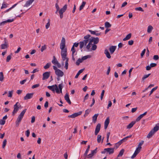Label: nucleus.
Listing matches in <instances>:
<instances>
[{
    "instance_id": "obj_1",
    "label": "nucleus",
    "mask_w": 159,
    "mask_h": 159,
    "mask_svg": "<svg viewBox=\"0 0 159 159\" xmlns=\"http://www.w3.org/2000/svg\"><path fill=\"white\" fill-rule=\"evenodd\" d=\"M91 37V35L88 34L84 37V40L83 41L80 42L79 43L80 47V49H82L84 45L86 46L88 43L89 40V38Z\"/></svg>"
},
{
    "instance_id": "obj_2",
    "label": "nucleus",
    "mask_w": 159,
    "mask_h": 159,
    "mask_svg": "<svg viewBox=\"0 0 159 159\" xmlns=\"http://www.w3.org/2000/svg\"><path fill=\"white\" fill-rule=\"evenodd\" d=\"M27 109H24L20 114L18 116L16 120V127H18L20 123L21 122L24 116L26 111Z\"/></svg>"
},
{
    "instance_id": "obj_3",
    "label": "nucleus",
    "mask_w": 159,
    "mask_h": 159,
    "mask_svg": "<svg viewBox=\"0 0 159 159\" xmlns=\"http://www.w3.org/2000/svg\"><path fill=\"white\" fill-rule=\"evenodd\" d=\"M159 129V123L156 125L153 129H152L147 135V137L150 138L155 134V133Z\"/></svg>"
},
{
    "instance_id": "obj_4",
    "label": "nucleus",
    "mask_w": 159,
    "mask_h": 159,
    "mask_svg": "<svg viewBox=\"0 0 159 159\" xmlns=\"http://www.w3.org/2000/svg\"><path fill=\"white\" fill-rule=\"evenodd\" d=\"M20 1L18 3L13 5L10 8H9L7 9V10L5 11V12H7L8 11H11L10 12V13L11 15H15V13L16 11V9H14L13 10H12L13 8H14L18 4V3L20 2Z\"/></svg>"
},
{
    "instance_id": "obj_5",
    "label": "nucleus",
    "mask_w": 159,
    "mask_h": 159,
    "mask_svg": "<svg viewBox=\"0 0 159 159\" xmlns=\"http://www.w3.org/2000/svg\"><path fill=\"white\" fill-rule=\"evenodd\" d=\"M99 41V39L98 37L95 38L91 36L89 38V43L92 44L93 42L94 44H97Z\"/></svg>"
},
{
    "instance_id": "obj_6",
    "label": "nucleus",
    "mask_w": 159,
    "mask_h": 159,
    "mask_svg": "<svg viewBox=\"0 0 159 159\" xmlns=\"http://www.w3.org/2000/svg\"><path fill=\"white\" fill-rule=\"evenodd\" d=\"M67 48L61 50V55L62 57V60L64 61H65L66 59H67Z\"/></svg>"
},
{
    "instance_id": "obj_7",
    "label": "nucleus",
    "mask_w": 159,
    "mask_h": 159,
    "mask_svg": "<svg viewBox=\"0 0 159 159\" xmlns=\"http://www.w3.org/2000/svg\"><path fill=\"white\" fill-rule=\"evenodd\" d=\"M47 87L48 89L52 91H54L55 90L56 93H60L57 86L56 84H55L52 86H48Z\"/></svg>"
},
{
    "instance_id": "obj_8",
    "label": "nucleus",
    "mask_w": 159,
    "mask_h": 159,
    "mask_svg": "<svg viewBox=\"0 0 159 159\" xmlns=\"http://www.w3.org/2000/svg\"><path fill=\"white\" fill-rule=\"evenodd\" d=\"M19 104L20 106V105L18 102H17L14 105V110L12 113V115L14 116L15 114L18 111L19 109V105H18V104Z\"/></svg>"
},
{
    "instance_id": "obj_9",
    "label": "nucleus",
    "mask_w": 159,
    "mask_h": 159,
    "mask_svg": "<svg viewBox=\"0 0 159 159\" xmlns=\"http://www.w3.org/2000/svg\"><path fill=\"white\" fill-rule=\"evenodd\" d=\"M82 111H79L77 113H75L70 115L68 116V117L69 118H75L77 116L80 115L81 114Z\"/></svg>"
},
{
    "instance_id": "obj_10",
    "label": "nucleus",
    "mask_w": 159,
    "mask_h": 159,
    "mask_svg": "<svg viewBox=\"0 0 159 159\" xmlns=\"http://www.w3.org/2000/svg\"><path fill=\"white\" fill-rule=\"evenodd\" d=\"M50 71H47L44 73L43 75V80L48 79L50 76Z\"/></svg>"
},
{
    "instance_id": "obj_11",
    "label": "nucleus",
    "mask_w": 159,
    "mask_h": 159,
    "mask_svg": "<svg viewBox=\"0 0 159 159\" xmlns=\"http://www.w3.org/2000/svg\"><path fill=\"white\" fill-rule=\"evenodd\" d=\"M34 94V93H27L25 96L24 97V100H26L31 98L33 97Z\"/></svg>"
},
{
    "instance_id": "obj_12",
    "label": "nucleus",
    "mask_w": 159,
    "mask_h": 159,
    "mask_svg": "<svg viewBox=\"0 0 159 159\" xmlns=\"http://www.w3.org/2000/svg\"><path fill=\"white\" fill-rule=\"evenodd\" d=\"M55 74L58 77H62L64 74L63 72L60 69L56 70L55 72Z\"/></svg>"
},
{
    "instance_id": "obj_13",
    "label": "nucleus",
    "mask_w": 159,
    "mask_h": 159,
    "mask_svg": "<svg viewBox=\"0 0 159 159\" xmlns=\"http://www.w3.org/2000/svg\"><path fill=\"white\" fill-rule=\"evenodd\" d=\"M98 148H96V149L91 151V153L88 155V157L87 156V157L88 158H91L94 154H96L97 152V150Z\"/></svg>"
},
{
    "instance_id": "obj_14",
    "label": "nucleus",
    "mask_w": 159,
    "mask_h": 159,
    "mask_svg": "<svg viewBox=\"0 0 159 159\" xmlns=\"http://www.w3.org/2000/svg\"><path fill=\"white\" fill-rule=\"evenodd\" d=\"M101 127V124L99 123H98L96 127V129L95 131V135H97L100 131Z\"/></svg>"
},
{
    "instance_id": "obj_15",
    "label": "nucleus",
    "mask_w": 159,
    "mask_h": 159,
    "mask_svg": "<svg viewBox=\"0 0 159 159\" xmlns=\"http://www.w3.org/2000/svg\"><path fill=\"white\" fill-rule=\"evenodd\" d=\"M110 122V118L108 117L106 119L104 122V129H107Z\"/></svg>"
},
{
    "instance_id": "obj_16",
    "label": "nucleus",
    "mask_w": 159,
    "mask_h": 159,
    "mask_svg": "<svg viewBox=\"0 0 159 159\" xmlns=\"http://www.w3.org/2000/svg\"><path fill=\"white\" fill-rule=\"evenodd\" d=\"M114 148H105V150L107 152H108L109 154H112L114 152Z\"/></svg>"
},
{
    "instance_id": "obj_17",
    "label": "nucleus",
    "mask_w": 159,
    "mask_h": 159,
    "mask_svg": "<svg viewBox=\"0 0 159 159\" xmlns=\"http://www.w3.org/2000/svg\"><path fill=\"white\" fill-rule=\"evenodd\" d=\"M147 111H146L143 113L141 114L136 119V122L139 121L144 116L147 114Z\"/></svg>"
},
{
    "instance_id": "obj_18",
    "label": "nucleus",
    "mask_w": 159,
    "mask_h": 159,
    "mask_svg": "<svg viewBox=\"0 0 159 159\" xmlns=\"http://www.w3.org/2000/svg\"><path fill=\"white\" fill-rule=\"evenodd\" d=\"M116 47L115 46H111L109 48V50L111 54H112L115 51Z\"/></svg>"
},
{
    "instance_id": "obj_19",
    "label": "nucleus",
    "mask_w": 159,
    "mask_h": 159,
    "mask_svg": "<svg viewBox=\"0 0 159 159\" xmlns=\"http://www.w3.org/2000/svg\"><path fill=\"white\" fill-rule=\"evenodd\" d=\"M64 98L65 100L69 104H71V102L70 100L69 97V95L68 93H66L64 96Z\"/></svg>"
},
{
    "instance_id": "obj_20",
    "label": "nucleus",
    "mask_w": 159,
    "mask_h": 159,
    "mask_svg": "<svg viewBox=\"0 0 159 159\" xmlns=\"http://www.w3.org/2000/svg\"><path fill=\"white\" fill-rule=\"evenodd\" d=\"M35 0H29L27 1L24 7H27L31 5L32 3Z\"/></svg>"
},
{
    "instance_id": "obj_21",
    "label": "nucleus",
    "mask_w": 159,
    "mask_h": 159,
    "mask_svg": "<svg viewBox=\"0 0 159 159\" xmlns=\"http://www.w3.org/2000/svg\"><path fill=\"white\" fill-rule=\"evenodd\" d=\"M67 8V5L66 4L62 8L58 11L59 13H60L61 12L63 14V13L66 10Z\"/></svg>"
},
{
    "instance_id": "obj_22",
    "label": "nucleus",
    "mask_w": 159,
    "mask_h": 159,
    "mask_svg": "<svg viewBox=\"0 0 159 159\" xmlns=\"http://www.w3.org/2000/svg\"><path fill=\"white\" fill-rule=\"evenodd\" d=\"M104 53L108 58L110 59L111 58V57L110 53L107 49H105Z\"/></svg>"
},
{
    "instance_id": "obj_23",
    "label": "nucleus",
    "mask_w": 159,
    "mask_h": 159,
    "mask_svg": "<svg viewBox=\"0 0 159 159\" xmlns=\"http://www.w3.org/2000/svg\"><path fill=\"white\" fill-rule=\"evenodd\" d=\"M136 121H132L130 123H129L127 126V128L128 129H130L136 123Z\"/></svg>"
},
{
    "instance_id": "obj_24",
    "label": "nucleus",
    "mask_w": 159,
    "mask_h": 159,
    "mask_svg": "<svg viewBox=\"0 0 159 159\" xmlns=\"http://www.w3.org/2000/svg\"><path fill=\"white\" fill-rule=\"evenodd\" d=\"M132 135H130L129 136H127L120 140V142L122 143L123 142H125L126 140H127L129 138H130L132 136Z\"/></svg>"
},
{
    "instance_id": "obj_25",
    "label": "nucleus",
    "mask_w": 159,
    "mask_h": 159,
    "mask_svg": "<svg viewBox=\"0 0 159 159\" xmlns=\"http://www.w3.org/2000/svg\"><path fill=\"white\" fill-rule=\"evenodd\" d=\"M98 114H95L93 117H92V120L93 121L94 123H95L97 121V117L98 116Z\"/></svg>"
},
{
    "instance_id": "obj_26",
    "label": "nucleus",
    "mask_w": 159,
    "mask_h": 159,
    "mask_svg": "<svg viewBox=\"0 0 159 159\" xmlns=\"http://www.w3.org/2000/svg\"><path fill=\"white\" fill-rule=\"evenodd\" d=\"M131 37V34L129 33L127 35L125 38L123 39V40L124 41L129 39Z\"/></svg>"
},
{
    "instance_id": "obj_27",
    "label": "nucleus",
    "mask_w": 159,
    "mask_h": 159,
    "mask_svg": "<svg viewBox=\"0 0 159 159\" xmlns=\"http://www.w3.org/2000/svg\"><path fill=\"white\" fill-rule=\"evenodd\" d=\"M84 70V69H82L79 70V71L77 73L76 75L75 76V78L76 79L77 78H78L79 76V75Z\"/></svg>"
},
{
    "instance_id": "obj_28",
    "label": "nucleus",
    "mask_w": 159,
    "mask_h": 159,
    "mask_svg": "<svg viewBox=\"0 0 159 159\" xmlns=\"http://www.w3.org/2000/svg\"><path fill=\"white\" fill-rule=\"evenodd\" d=\"M91 57V56L90 55H88L86 56H84L82 57L81 58L82 61H83L84 60L87 59L89 58H90Z\"/></svg>"
},
{
    "instance_id": "obj_29",
    "label": "nucleus",
    "mask_w": 159,
    "mask_h": 159,
    "mask_svg": "<svg viewBox=\"0 0 159 159\" xmlns=\"http://www.w3.org/2000/svg\"><path fill=\"white\" fill-rule=\"evenodd\" d=\"M120 142V141L118 142H117V143H116L115 144L114 147V149L115 148H116V149L117 148L119 147V146L122 143L121 142Z\"/></svg>"
},
{
    "instance_id": "obj_30",
    "label": "nucleus",
    "mask_w": 159,
    "mask_h": 159,
    "mask_svg": "<svg viewBox=\"0 0 159 159\" xmlns=\"http://www.w3.org/2000/svg\"><path fill=\"white\" fill-rule=\"evenodd\" d=\"M86 2H84V1L82 3V4L80 7V8H79L80 11H81L83 8L84 7L85 5L86 4Z\"/></svg>"
},
{
    "instance_id": "obj_31",
    "label": "nucleus",
    "mask_w": 159,
    "mask_h": 159,
    "mask_svg": "<svg viewBox=\"0 0 159 159\" xmlns=\"http://www.w3.org/2000/svg\"><path fill=\"white\" fill-rule=\"evenodd\" d=\"M90 148V145H89L87 146V148L85 152L84 153V156H87V154L88 153V152L89 151V148Z\"/></svg>"
},
{
    "instance_id": "obj_32",
    "label": "nucleus",
    "mask_w": 159,
    "mask_h": 159,
    "mask_svg": "<svg viewBox=\"0 0 159 159\" xmlns=\"http://www.w3.org/2000/svg\"><path fill=\"white\" fill-rule=\"evenodd\" d=\"M124 152V149H121L120 152L119 154L117 155V157H119L122 156Z\"/></svg>"
},
{
    "instance_id": "obj_33",
    "label": "nucleus",
    "mask_w": 159,
    "mask_h": 159,
    "mask_svg": "<svg viewBox=\"0 0 159 159\" xmlns=\"http://www.w3.org/2000/svg\"><path fill=\"white\" fill-rule=\"evenodd\" d=\"M8 45L7 44L4 43L1 45V48L2 49H4L7 48Z\"/></svg>"
},
{
    "instance_id": "obj_34",
    "label": "nucleus",
    "mask_w": 159,
    "mask_h": 159,
    "mask_svg": "<svg viewBox=\"0 0 159 159\" xmlns=\"http://www.w3.org/2000/svg\"><path fill=\"white\" fill-rule=\"evenodd\" d=\"M52 62L54 65H56L58 62L54 56H53V60H52Z\"/></svg>"
},
{
    "instance_id": "obj_35",
    "label": "nucleus",
    "mask_w": 159,
    "mask_h": 159,
    "mask_svg": "<svg viewBox=\"0 0 159 159\" xmlns=\"http://www.w3.org/2000/svg\"><path fill=\"white\" fill-rule=\"evenodd\" d=\"M4 75L2 72H0V81L2 82L3 81Z\"/></svg>"
},
{
    "instance_id": "obj_36",
    "label": "nucleus",
    "mask_w": 159,
    "mask_h": 159,
    "mask_svg": "<svg viewBox=\"0 0 159 159\" xmlns=\"http://www.w3.org/2000/svg\"><path fill=\"white\" fill-rule=\"evenodd\" d=\"M153 28L152 26L151 25H149L148 27V30H147V32L148 33H150L152 30L153 29Z\"/></svg>"
},
{
    "instance_id": "obj_37",
    "label": "nucleus",
    "mask_w": 159,
    "mask_h": 159,
    "mask_svg": "<svg viewBox=\"0 0 159 159\" xmlns=\"http://www.w3.org/2000/svg\"><path fill=\"white\" fill-rule=\"evenodd\" d=\"M105 26L106 28H108L110 27L111 25L109 22H106L105 23Z\"/></svg>"
},
{
    "instance_id": "obj_38",
    "label": "nucleus",
    "mask_w": 159,
    "mask_h": 159,
    "mask_svg": "<svg viewBox=\"0 0 159 159\" xmlns=\"http://www.w3.org/2000/svg\"><path fill=\"white\" fill-rule=\"evenodd\" d=\"M66 47V44H63V43H60V48L61 50H62L63 49H65L66 48L65 47Z\"/></svg>"
},
{
    "instance_id": "obj_39",
    "label": "nucleus",
    "mask_w": 159,
    "mask_h": 159,
    "mask_svg": "<svg viewBox=\"0 0 159 159\" xmlns=\"http://www.w3.org/2000/svg\"><path fill=\"white\" fill-rule=\"evenodd\" d=\"M66 60L65 62V68H66V69H67L68 68V59H66Z\"/></svg>"
},
{
    "instance_id": "obj_40",
    "label": "nucleus",
    "mask_w": 159,
    "mask_h": 159,
    "mask_svg": "<svg viewBox=\"0 0 159 159\" xmlns=\"http://www.w3.org/2000/svg\"><path fill=\"white\" fill-rule=\"evenodd\" d=\"M83 62V61L81 60V59L79 58L77 61L76 62V65L77 66H79L80 63Z\"/></svg>"
},
{
    "instance_id": "obj_41",
    "label": "nucleus",
    "mask_w": 159,
    "mask_h": 159,
    "mask_svg": "<svg viewBox=\"0 0 159 159\" xmlns=\"http://www.w3.org/2000/svg\"><path fill=\"white\" fill-rule=\"evenodd\" d=\"M71 51H72V57L74 58V54L75 52V49L74 47H72L71 49Z\"/></svg>"
},
{
    "instance_id": "obj_42",
    "label": "nucleus",
    "mask_w": 159,
    "mask_h": 159,
    "mask_svg": "<svg viewBox=\"0 0 159 159\" xmlns=\"http://www.w3.org/2000/svg\"><path fill=\"white\" fill-rule=\"evenodd\" d=\"M96 44H94L93 45L92 48H91L90 51L95 50L97 48V46L96 45Z\"/></svg>"
},
{
    "instance_id": "obj_43",
    "label": "nucleus",
    "mask_w": 159,
    "mask_h": 159,
    "mask_svg": "<svg viewBox=\"0 0 159 159\" xmlns=\"http://www.w3.org/2000/svg\"><path fill=\"white\" fill-rule=\"evenodd\" d=\"M48 22L47 23V24L45 26L46 28L47 29L50 26V19H48Z\"/></svg>"
},
{
    "instance_id": "obj_44",
    "label": "nucleus",
    "mask_w": 159,
    "mask_h": 159,
    "mask_svg": "<svg viewBox=\"0 0 159 159\" xmlns=\"http://www.w3.org/2000/svg\"><path fill=\"white\" fill-rule=\"evenodd\" d=\"M157 88H158L157 86H156V87H155L154 88H153V89H152L151 90V91L150 92V93L149 94V96H150L151 95L152 93L154 91H155L157 89Z\"/></svg>"
},
{
    "instance_id": "obj_45",
    "label": "nucleus",
    "mask_w": 159,
    "mask_h": 159,
    "mask_svg": "<svg viewBox=\"0 0 159 159\" xmlns=\"http://www.w3.org/2000/svg\"><path fill=\"white\" fill-rule=\"evenodd\" d=\"M102 139V136L101 135H98L97 136V142L98 143L100 142Z\"/></svg>"
},
{
    "instance_id": "obj_46",
    "label": "nucleus",
    "mask_w": 159,
    "mask_h": 159,
    "mask_svg": "<svg viewBox=\"0 0 159 159\" xmlns=\"http://www.w3.org/2000/svg\"><path fill=\"white\" fill-rule=\"evenodd\" d=\"M51 65L50 63H47L46 65L44 66V68L46 69H48L49 68L50 66Z\"/></svg>"
},
{
    "instance_id": "obj_47",
    "label": "nucleus",
    "mask_w": 159,
    "mask_h": 159,
    "mask_svg": "<svg viewBox=\"0 0 159 159\" xmlns=\"http://www.w3.org/2000/svg\"><path fill=\"white\" fill-rule=\"evenodd\" d=\"M151 75V74H148L147 75H144L142 78V80H144L148 77Z\"/></svg>"
},
{
    "instance_id": "obj_48",
    "label": "nucleus",
    "mask_w": 159,
    "mask_h": 159,
    "mask_svg": "<svg viewBox=\"0 0 159 159\" xmlns=\"http://www.w3.org/2000/svg\"><path fill=\"white\" fill-rule=\"evenodd\" d=\"M7 142V141L6 139H5L4 140V141H3V144L2 145V148H5V146L6 145Z\"/></svg>"
},
{
    "instance_id": "obj_49",
    "label": "nucleus",
    "mask_w": 159,
    "mask_h": 159,
    "mask_svg": "<svg viewBox=\"0 0 159 159\" xmlns=\"http://www.w3.org/2000/svg\"><path fill=\"white\" fill-rule=\"evenodd\" d=\"M46 46L45 45H44V46H42V47L41 49V52H43V51L46 49Z\"/></svg>"
},
{
    "instance_id": "obj_50",
    "label": "nucleus",
    "mask_w": 159,
    "mask_h": 159,
    "mask_svg": "<svg viewBox=\"0 0 159 159\" xmlns=\"http://www.w3.org/2000/svg\"><path fill=\"white\" fill-rule=\"evenodd\" d=\"M142 148L141 147H138L136 149V150L135 151V152L137 153L138 154L140 151V149Z\"/></svg>"
},
{
    "instance_id": "obj_51",
    "label": "nucleus",
    "mask_w": 159,
    "mask_h": 159,
    "mask_svg": "<svg viewBox=\"0 0 159 159\" xmlns=\"http://www.w3.org/2000/svg\"><path fill=\"white\" fill-rule=\"evenodd\" d=\"M11 55H9L8 56H7V57L6 59V61L7 62H8L10 61V60L11 59Z\"/></svg>"
},
{
    "instance_id": "obj_52",
    "label": "nucleus",
    "mask_w": 159,
    "mask_h": 159,
    "mask_svg": "<svg viewBox=\"0 0 159 159\" xmlns=\"http://www.w3.org/2000/svg\"><path fill=\"white\" fill-rule=\"evenodd\" d=\"M58 87L60 90V92L62 93V90L63 88V86L62 84H60L58 85Z\"/></svg>"
},
{
    "instance_id": "obj_53",
    "label": "nucleus",
    "mask_w": 159,
    "mask_h": 159,
    "mask_svg": "<svg viewBox=\"0 0 159 159\" xmlns=\"http://www.w3.org/2000/svg\"><path fill=\"white\" fill-rule=\"evenodd\" d=\"M135 10L136 11H143L144 10L143 9L140 7H136L135 8Z\"/></svg>"
},
{
    "instance_id": "obj_54",
    "label": "nucleus",
    "mask_w": 159,
    "mask_h": 159,
    "mask_svg": "<svg viewBox=\"0 0 159 159\" xmlns=\"http://www.w3.org/2000/svg\"><path fill=\"white\" fill-rule=\"evenodd\" d=\"M104 92H105V91L104 90H102V91L101 95V97H100V99L101 100H102V99H103V96L104 95Z\"/></svg>"
},
{
    "instance_id": "obj_55",
    "label": "nucleus",
    "mask_w": 159,
    "mask_h": 159,
    "mask_svg": "<svg viewBox=\"0 0 159 159\" xmlns=\"http://www.w3.org/2000/svg\"><path fill=\"white\" fill-rule=\"evenodd\" d=\"M5 120H4L3 119H1L0 120V124L1 125H4L5 123Z\"/></svg>"
},
{
    "instance_id": "obj_56",
    "label": "nucleus",
    "mask_w": 159,
    "mask_h": 159,
    "mask_svg": "<svg viewBox=\"0 0 159 159\" xmlns=\"http://www.w3.org/2000/svg\"><path fill=\"white\" fill-rule=\"evenodd\" d=\"M145 52H146V49H144L143 50V51H142L141 53V57L142 58L143 57V56L144 55L145 53Z\"/></svg>"
},
{
    "instance_id": "obj_57",
    "label": "nucleus",
    "mask_w": 159,
    "mask_h": 159,
    "mask_svg": "<svg viewBox=\"0 0 159 159\" xmlns=\"http://www.w3.org/2000/svg\"><path fill=\"white\" fill-rule=\"evenodd\" d=\"M7 7V6L5 2H4L2 4V6L1 7V9H2L3 8H5Z\"/></svg>"
},
{
    "instance_id": "obj_58",
    "label": "nucleus",
    "mask_w": 159,
    "mask_h": 159,
    "mask_svg": "<svg viewBox=\"0 0 159 159\" xmlns=\"http://www.w3.org/2000/svg\"><path fill=\"white\" fill-rule=\"evenodd\" d=\"M39 84H36L33 85L32 86L31 88L32 89H34V88H35L39 87Z\"/></svg>"
},
{
    "instance_id": "obj_59",
    "label": "nucleus",
    "mask_w": 159,
    "mask_h": 159,
    "mask_svg": "<svg viewBox=\"0 0 159 159\" xmlns=\"http://www.w3.org/2000/svg\"><path fill=\"white\" fill-rule=\"evenodd\" d=\"M88 31L91 34H95V35L96 32H98V31H92V30H88Z\"/></svg>"
},
{
    "instance_id": "obj_60",
    "label": "nucleus",
    "mask_w": 159,
    "mask_h": 159,
    "mask_svg": "<svg viewBox=\"0 0 159 159\" xmlns=\"http://www.w3.org/2000/svg\"><path fill=\"white\" fill-rule=\"evenodd\" d=\"M56 8L57 9V11L56 12V13H57V12L59 10V6L57 3H56L55 5Z\"/></svg>"
},
{
    "instance_id": "obj_61",
    "label": "nucleus",
    "mask_w": 159,
    "mask_h": 159,
    "mask_svg": "<svg viewBox=\"0 0 159 159\" xmlns=\"http://www.w3.org/2000/svg\"><path fill=\"white\" fill-rule=\"evenodd\" d=\"M159 56L157 55H155L153 56V59L155 60H157L159 59Z\"/></svg>"
},
{
    "instance_id": "obj_62",
    "label": "nucleus",
    "mask_w": 159,
    "mask_h": 159,
    "mask_svg": "<svg viewBox=\"0 0 159 159\" xmlns=\"http://www.w3.org/2000/svg\"><path fill=\"white\" fill-rule=\"evenodd\" d=\"M92 45V44H89V43L87 45L86 48L89 51V50L90 48L91 47V45Z\"/></svg>"
},
{
    "instance_id": "obj_63",
    "label": "nucleus",
    "mask_w": 159,
    "mask_h": 159,
    "mask_svg": "<svg viewBox=\"0 0 159 159\" xmlns=\"http://www.w3.org/2000/svg\"><path fill=\"white\" fill-rule=\"evenodd\" d=\"M61 43L66 44L65 39L64 37L62 38Z\"/></svg>"
},
{
    "instance_id": "obj_64",
    "label": "nucleus",
    "mask_w": 159,
    "mask_h": 159,
    "mask_svg": "<svg viewBox=\"0 0 159 159\" xmlns=\"http://www.w3.org/2000/svg\"><path fill=\"white\" fill-rule=\"evenodd\" d=\"M30 134V131L29 130H27L25 132V134L27 137H28Z\"/></svg>"
}]
</instances>
